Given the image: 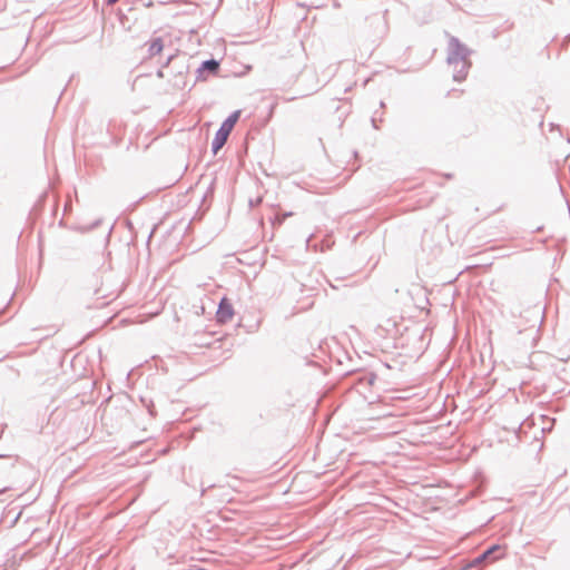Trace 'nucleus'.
Instances as JSON below:
<instances>
[{"label": "nucleus", "instance_id": "7ed1b4c3", "mask_svg": "<svg viewBox=\"0 0 570 570\" xmlns=\"http://www.w3.org/2000/svg\"><path fill=\"white\" fill-rule=\"evenodd\" d=\"M164 49V42L160 38H156L151 40L149 45V53L150 56H157L160 55Z\"/></svg>", "mask_w": 570, "mask_h": 570}, {"label": "nucleus", "instance_id": "423d86ee", "mask_svg": "<svg viewBox=\"0 0 570 570\" xmlns=\"http://www.w3.org/2000/svg\"><path fill=\"white\" fill-rule=\"evenodd\" d=\"M118 0H108V4H115Z\"/></svg>", "mask_w": 570, "mask_h": 570}, {"label": "nucleus", "instance_id": "20e7f679", "mask_svg": "<svg viewBox=\"0 0 570 570\" xmlns=\"http://www.w3.org/2000/svg\"><path fill=\"white\" fill-rule=\"evenodd\" d=\"M219 67V63L216 60H207L204 62V68L209 69L212 71H216Z\"/></svg>", "mask_w": 570, "mask_h": 570}, {"label": "nucleus", "instance_id": "f257e3e1", "mask_svg": "<svg viewBox=\"0 0 570 570\" xmlns=\"http://www.w3.org/2000/svg\"><path fill=\"white\" fill-rule=\"evenodd\" d=\"M240 117V110L234 111L220 126L213 140V151L218 150L226 144L229 134Z\"/></svg>", "mask_w": 570, "mask_h": 570}, {"label": "nucleus", "instance_id": "f03ea898", "mask_svg": "<svg viewBox=\"0 0 570 570\" xmlns=\"http://www.w3.org/2000/svg\"><path fill=\"white\" fill-rule=\"evenodd\" d=\"M217 321L222 324L232 321L234 316V308L232 303L227 298H223L216 313Z\"/></svg>", "mask_w": 570, "mask_h": 570}, {"label": "nucleus", "instance_id": "39448f33", "mask_svg": "<svg viewBox=\"0 0 570 570\" xmlns=\"http://www.w3.org/2000/svg\"><path fill=\"white\" fill-rule=\"evenodd\" d=\"M501 548L499 546H493L491 547L490 549H488L483 554H482V558L483 559H487L490 554H492L493 552L500 550Z\"/></svg>", "mask_w": 570, "mask_h": 570}]
</instances>
